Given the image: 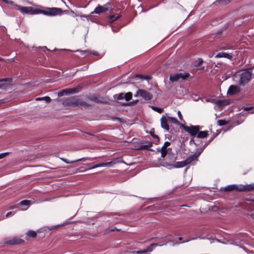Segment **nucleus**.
<instances>
[{
  "label": "nucleus",
  "mask_w": 254,
  "mask_h": 254,
  "mask_svg": "<svg viewBox=\"0 0 254 254\" xmlns=\"http://www.w3.org/2000/svg\"><path fill=\"white\" fill-rule=\"evenodd\" d=\"M60 159L62 160H63V161H64V162H65L66 163H67V164L73 163L76 162H78V161H85L86 160H91L89 158H82L81 159H78V160H77L76 161H68L65 159L63 158H61Z\"/></svg>",
  "instance_id": "19"
},
{
  "label": "nucleus",
  "mask_w": 254,
  "mask_h": 254,
  "mask_svg": "<svg viewBox=\"0 0 254 254\" xmlns=\"http://www.w3.org/2000/svg\"><path fill=\"white\" fill-rule=\"evenodd\" d=\"M23 243V240L16 237L12 238H8L4 240V243L7 244L16 245L20 244Z\"/></svg>",
  "instance_id": "9"
},
{
  "label": "nucleus",
  "mask_w": 254,
  "mask_h": 254,
  "mask_svg": "<svg viewBox=\"0 0 254 254\" xmlns=\"http://www.w3.org/2000/svg\"><path fill=\"white\" fill-rule=\"evenodd\" d=\"M234 190L237 191H251L254 190V184L241 187H238L236 185H232L227 186L224 189V190L226 191H230Z\"/></svg>",
  "instance_id": "3"
},
{
  "label": "nucleus",
  "mask_w": 254,
  "mask_h": 254,
  "mask_svg": "<svg viewBox=\"0 0 254 254\" xmlns=\"http://www.w3.org/2000/svg\"><path fill=\"white\" fill-rule=\"evenodd\" d=\"M133 253L134 254H143L146 253V251L145 250H144L142 251H135V252H133Z\"/></svg>",
  "instance_id": "36"
},
{
  "label": "nucleus",
  "mask_w": 254,
  "mask_h": 254,
  "mask_svg": "<svg viewBox=\"0 0 254 254\" xmlns=\"http://www.w3.org/2000/svg\"><path fill=\"white\" fill-rule=\"evenodd\" d=\"M216 104H218V105H219L220 106H223V105H225L226 104L225 102L224 101H222V100H218V101H217Z\"/></svg>",
  "instance_id": "35"
},
{
  "label": "nucleus",
  "mask_w": 254,
  "mask_h": 254,
  "mask_svg": "<svg viewBox=\"0 0 254 254\" xmlns=\"http://www.w3.org/2000/svg\"><path fill=\"white\" fill-rule=\"evenodd\" d=\"M208 135V131H200L197 134V137L200 138H205Z\"/></svg>",
  "instance_id": "20"
},
{
  "label": "nucleus",
  "mask_w": 254,
  "mask_h": 254,
  "mask_svg": "<svg viewBox=\"0 0 254 254\" xmlns=\"http://www.w3.org/2000/svg\"><path fill=\"white\" fill-rule=\"evenodd\" d=\"M152 146V143L151 142H148L145 145H141L139 146L138 149H146L150 151H153L152 149H149V147Z\"/></svg>",
  "instance_id": "18"
},
{
  "label": "nucleus",
  "mask_w": 254,
  "mask_h": 254,
  "mask_svg": "<svg viewBox=\"0 0 254 254\" xmlns=\"http://www.w3.org/2000/svg\"><path fill=\"white\" fill-rule=\"evenodd\" d=\"M116 96H117V99L118 100H122V99H125V95H124V93H120L119 94H117L116 95Z\"/></svg>",
  "instance_id": "33"
},
{
  "label": "nucleus",
  "mask_w": 254,
  "mask_h": 254,
  "mask_svg": "<svg viewBox=\"0 0 254 254\" xmlns=\"http://www.w3.org/2000/svg\"><path fill=\"white\" fill-rule=\"evenodd\" d=\"M182 238H179V240H182Z\"/></svg>",
  "instance_id": "52"
},
{
  "label": "nucleus",
  "mask_w": 254,
  "mask_h": 254,
  "mask_svg": "<svg viewBox=\"0 0 254 254\" xmlns=\"http://www.w3.org/2000/svg\"><path fill=\"white\" fill-rule=\"evenodd\" d=\"M177 114H178V117H179V119L181 120H183V116L182 115V114H181V112L180 111H178Z\"/></svg>",
  "instance_id": "39"
},
{
  "label": "nucleus",
  "mask_w": 254,
  "mask_h": 254,
  "mask_svg": "<svg viewBox=\"0 0 254 254\" xmlns=\"http://www.w3.org/2000/svg\"><path fill=\"white\" fill-rule=\"evenodd\" d=\"M189 75L188 73H180L172 74L170 76V80L171 82H176L181 78L184 80L188 78Z\"/></svg>",
  "instance_id": "5"
},
{
  "label": "nucleus",
  "mask_w": 254,
  "mask_h": 254,
  "mask_svg": "<svg viewBox=\"0 0 254 254\" xmlns=\"http://www.w3.org/2000/svg\"><path fill=\"white\" fill-rule=\"evenodd\" d=\"M252 201L253 202H254V199H252Z\"/></svg>",
  "instance_id": "50"
},
{
  "label": "nucleus",
  "mask_w": 254,
  "mask_h": 254,
  "mask_svg": "<svg viewBox=\"0 0 254 254\" xmlns=\"http://www.w3.org/2000/svg\"><path fill=\"white\" fill-rule=\"evenodd\" d=\"M89 53L91 54H92L93 55H95V56L98 55V53L96 51H93L92 52H89Z\"/></svg>",
  "instance_id": "42"
},
{
  "label": "nucleus",
  "mask_w": 254,
  "mask_h": 254,
  "mask_svg": "<svg viewBox=\"0 0 254 254\" xmlns=\"http://www.w3.org/2000/svg\"><path fill=\"white\" fill-rule=\"evenodd\" d=\"M116 162L115 161L106 162L105 163L106 167H112L113 165L115 164Z\"/></svg>",
  "instance_id": "32"
},
{
  "label": "nucleus",
  "mask_w": 254,
  "mask_h": 254,
  "mask_svg": "<svg viewBox=\"0 0 254 254\" xmlns=\"http://www.w3.org/2000/svg\"><path fill=\"white\" fill-rule=\"evenodd\" d=\"M200 152L198 153L197 154L195 153L193 155H191L190 156H189L186 160L185 162L186 163L187 165L190 164L193 161L197 160V158L200 155Z\"/></svg>",
  "instance_id": "14"
},
{
  "label": "nucleus",
  "mask_w": 254,
  "mask_h": 254,
  "mask_svg": "<svg viewBox=\"0 0 254 254\" xmlns=\"http://www.w3.org/2000/svg\"><path fill=\"white\" fill-rule=\"evenodd\" d=\"M232 0H219V2L221 4H227L229 3Z\"/></svg>",
  "instance_id": "34"
},
{
  "label": "nucleus",
  "mask_w": 254,
  "mask_h": 254,
  "mask_svg": "<svg viewBox=\"0 0 254 254\" xmlns=\"http://www.w3.org/2000/svg\"><path fill=\"white\" fill-rule=\"evenodd\" d=\"M151 134L154 138H157L158 139V140H159V137H158V135L154 134V133H152L151 132Z\"/></svg>",
  "instance_id": "40"
},
{
  "label": "nucleus",
  "mask_w": 254,
  "mask_h": 254,
  "mask_svg": "<svg viewBox=\"0 0 254 254\" xmlns=\"http://www.w3.org/2000/svg\"><path fill=\"white\" fill-rule=\"evenodd\" d=\"M157 246H158L157 243H153L148 247L145 250L146 251V253L151 252Z\"/></svg>",
  "instance_id": "21"
},
{
  "label": "nucleus",
  "mask_w": 254,
  "mask_h": 254,
  "mask_svg": "<svg viewBox=\"0 0 254 254\" xmlns=\"http://www.w3.org/2000/svg\"><path fill=\"white\" fill-rule=\"evenodd\" d=\"M30 201L28 200H24L20 202L19 205H30Z\"/></svg>",
  "instance_id": "30"
},
{
  "label": "nucleus",
  "mask_w": 254,
  "mask_h": 254,
  "mask_svg": "<svg viewBox=\"0 0 254 254\" xmlns=\"http://www.w3.org/2000/svg\"><path fill=\"white\" fill-rule=\"evenodd\" d=\"M76 92L77 90L76 88H66L59 91L58 93V95L59 97H61L64 95L75 93Z\"/></svg>",
  "instance_id": "10"
},
{
  "label": "nucleus",
  "mask_w": 254,
  "mask_h": 254,
  "mask_svg": "<svg viewBox=\"0 0 254 254\" xmlns=\"http://www.w3.org/2000/svg\"><path fill=\"white\" fill-rule=\"evenodd\" d=\"M251 109H252V107H246V108H245V109H244V110H245V111H249V110H250Z\"/></svg>",
  "instance_id": "46"
},
{
  "label": "nucleus",
  "mask_w": 254,
  "mask_h": 254,
  "mask_svg": "<svg viewBox=\"0 0 254 254\" xmlns=\"http://www.w3.org/2000/svg\"><path fill=\"white\" fill-rule=\"evenodd\" d=\"M76 52H80L81 55H84V54L85 53H89V51H86V50H85V51L77 50Z\"/></svg>",
  "instance_id": "38"
},
{
  "label": "nucleus",
  "mask_w": 254,
  "mask_h": 254,
  "mask_svg": "<svg viewBox=\"0 0 254 254\" xmlns=\"http://www.w3.org/2000/svg\"><path fill=\"white\" fill-rule=\"evenodd\" d=\"M108 10H109L108 7H105V6L98 5L95 8L93 12H92L91 13L92 14H93V13L100 14L102 12L107 11Z\"/></svg>",
  "instance_id": "15"
},
{
  "label": "nucleus",
  "mask_w": 254,
  "mask_h": 254,
  "mask_svg": "<svg viewBox=\"0 0 254 254\" xmlns=\"http://www.w3.org/2000/svg\"><path fill=\"white\" fill-rule=\"evenodd\" d=\"M115 230H118V229H117L116 227L114 228V229H111L110 230H109V231H113Z\"/></svg>",
  "instance_id": "48"
},
{
  "label": "nucleus",
  "mask_w": 254,
  "mask_h": 254,
  "mask_svg": "<svg viewBox=\"0 0 254 254\" xmlns=\"http://www.w3.org/2000/svg\"><path fill=\"white\" fill-rule=\"evenodd\" d=\"M167 118L168 119V120L171 121L172 123L174 124L179 125L180 123L176 118L171 117H168Z\"/></svg>",
  "instance_id": "25"
},
{
  "label": "nucleus",
  "mask_w": 254,
  "mask_h": 254,
  "mask_svg": "<svg viewBox=\"0 0 254 254\" xmlns=\"http://www.w3.org/2000/svg\"><path fill=\"white\" fill-rule=\"evenodd\" d=\"M109 17L110 19V21L111 22H113L115 20L119 19L120 17V15H119L118 14L117 15H110Z\"/></svg>",
  "instance_id": "24"
},
{
  "label": "nucleus",
  "mask_w": 254,
  "mask_h": 254,
  "mask_svg": "<svg viewBox=\"0 0 254 254\" xmlns=\"http://www.w3.org/2000/svg\"><path fill=\"white\" fill-rule=\"evenodd\" d=\"M78 98L75 97H71L65 99L63 102L64 106H78Z\"/></svg>",
  "instance_id": "6"
},
{
  "label": "nucleus",
  "mask_w": 254,
  "mask_h": 254,
  "mask_svg": "<svg viewBox=\"0 0 254 254\" xmlns=\"http://www.w3.org/2000/svg\"><path fill=\"white\" fill-rule=\"evenodd\" d=\"M252 73L251 71L247 70L240 74V77L239 84L241 86H245L251 80Z\"/></svg>",
  "instance_id": "4"
},
{
  "label": "nucleus",
  "mask_w": 254,
  "mask_h": 254,
  "mask_svg": "<svg viewBox=\"0 0 254 254\" xmlns=\"http://www.w3.org/2000/svg\"><path fill=\"white\" fill-rule=\"evenodd\" d=\"M2 60V58L0 57V61Z\"/></svg>",
  "instance_id": "51"
},
{
  "label": "nucleus",
  "mask_w": 254,
  "mask_h": 254,
  "mask_svg": "<svg viewBox=\"0 0 254 254\" xmlns=\"http://www.w3.org/2000/svg\"><path fill=\"white\" fill-rule=\"evenodd\" d=\"M170 145V142H169V141H166L164 145L162 146V147L159 149V148H157V151H160L161 152V157L163 158H164L166 155H167V147L169 146V145Z\"/></svg>",
  "instance_id": "11"
},
{
  "label": "nucleus",
  "mask_w": 254,
  "mask_h": 254,
  "mask_svg": "<svg viewBox=\"0 0 254 254\" xmlns=\"http://www.w3.org/2000/svg\"><path fill=\"white\" fill-rule=\"evenodd\" d=\"M2 86V85L1 84H0V88H1Z\"/></svg>",
  "instance_id": "53"
},
{
  "label": "nucleus",
  "mask_w": 254,
  "mask_h": 254,
  "mask_svg": "<svg viewBox=\"0 0 254 254\" xmlns=\"http://www.w3.org/2000/svg\"><path fill=\"white\" fill-rule=\"evenodd\" d=\"M141 96L146 100H149L152 98L151 94L148 91L143 89H139L137 91L135 96Z\"/></svg>",
  "instance_id": "8"
},
{
  "label": "nucleus",
  "mask_w": 254,
  "mask_h": 254,
  "mask_svg": "<svg viewBox=\"0 0 254 254\" xmlns=\"http://www.w3.org/2000/svg\"><path fill=\"white\" fill-rule=\"evenodd\" d=\"M78 106H81L84 107H88L89 106V105L86 102L84 101H81L80 99H78Z\"/></svg>",
  "instance_id": "26"
},
{
  "label": "nucleus",
  "mask_w": 254,
  "mask_h": 254,
  "mask_svg": "<svg viewBox=\"0 0 254 254\" xmlns=\"http://www.w3.org/2000/svg\"><path fill=\"white\" fill-rule=\"evenodd\" d=\"M8 154L9 152H5L0 154V159L5 157Z\"/></svg>",
  "instance_id": "37"
},
{
  "label": "nucleus",
  "mask_w": 254,
  "mask_h": 254,
  "mask_svg": "<svg viewBox=\"0 0 254 254\" xmlns=\"http://www.w3.org/2000/svg\"><path fill=\"white\" fill-rule=\"evenodd\" d=\"M175 161L174 158H169L168 157H166L165 159H159L158 163L156 164L157 167L163 166L164 167L168 168L171 169L172 168H182L187 166L185 160L177 162L174 164H173Z\"/></svg>",
  "instance_id": "2"
},
{
  "label": "nucleus",
  "mask_w": 254,
  "mask_h": 254,
  "mask_svg": "<svg viewBox=\"0 0 254 254\" xmlns=\"http://www.w3.org/2000/svg\"><path fill=\"white\" fill-rule=\"evenodd\" d=\"M63 10L58 7H45L38 6L36 7H32L31 15L43 14L48 16H54L62 15Z\"/></svg>",
  "instance_id": "1"
},
{
  "label": "nucleus",
  "mask_w": 254,
  "mask_h": 254,
  "mask_svg": "<svg viewBox=\"0 0 254 254\" xmlns=\"http://www.w3.org/2000/svg\"><path fill=\"white\" fill-rule=\"evenodd\" d=\"M202 63H203L202 59H198V63L197 66L200 65V64H202Z\"/></svg>",
  "instance_id": "41"
},
{
  "label": "nucleus",
  "mask_w": 254,
  "mask_h": 254,
  "mask_svg": "<svg viewBox=\"0 0 254 254\" xmlns=\"http://www.w3.org/2000/svg\"><path fill=\"white\" fill-rule=\"evenodd\" d=\"M125 99L127 101H129L132 98V93L131 92H127V93H124Z\"/></svg>",
  "instance_id": "27"
},
{
  "label": "nucleus",
  "mask_w": 254,
  "mask_h": 254,
  "mask_svg": "<svg viewBox=\"0 0 254 254\" xmlns=\"http://www.w3.org/2000/svg\"><path fill=\"white\" fill-rule=\"evenodd\" d=\"M227 124V121L223 120H219L217 121V124L220 126L225 125Z\"/></svg>",
  "instance_id": "31"
},
{
  "label": "nucleus",
  "mask_w": 254,
  "mask_h": 254,
  "mask_svg": "<svg viewBox=\"0 0 254 254\" xmlns=\"http://www.w3.org/2000/svg\"><path fill=\"white\" fill-rule=\"evenodd\" d=\"M151 108L153 110L159 113H162L163 112V108H159L155 106H152Z\"/></svg>",
  "instance_id": "29"
},
{
  "label": "nucleus",
  "mask_w": 254,
  "mask_h": 254,
  "mask_svg": "<svg viewBox=\"0 0 254 254\" xmlns=\"http://www.w3.org/2000/svg\"><path fill=\"white\" fill-rule=\"evenodd\" d=\"M160 121L161 127L168 131L169 130L170 127L167 123L168 121L167 118L164 116H163L161 118Z\"/></svg>",
  "instance_id": "13"
},
{
  "label": "nucleus",
  "mask_w": 254,
  "mask_h": 254,
  "mask_svg": "<svg viewBox=\"0 0 254 254\" xmlns=\"http://www.w3.org/2000/svg\"><path fill=\"white\" fill-rule=\"evenodd\" d=\"M19 205V204H16V205H13V206H11V207H10V208H11V209L16 208L18 207Z\"/></svg>",
  "instance_id": "44"
},
{
  "label": "nucleus",
  "mask_w": 254,
  "mask_h": 254,
  "mask_svg": "<svg viewBox=\"0 0 254 254\" xmlns=\"http://www.w3.org/2000/svg\"><path fill=\"white\" fill-rule=\"evenodd\" d=\"M12 213V212L9 211L7 212L5 215L6 217H8L9 216H10Z\"/></svg>",
  "instance_id": "43"
},
{
  "label": "nucleus",
  "mask_w": 254,
  "mask_h": 254,
  "mask_svg": "<svg viewBox=\"0 0 254 254\" xmlns=\"http://www.w3.org/2000/svg\"><path fill=\"white\" fill-rule=\"evenodd\" d=\"M144 79H149L150 78L148 77V76H147L145 78H144Z\"/></svg>",
  "instance_id": "49"
},
{
  "label": "nucleus",
  "mask_w": 254,
  "mask_h": 254,
  "mask_svg": "<svg viewBox=\"0 0 254 254\" xmlns=\"http://www.w3.org/2000/svg\"><path fill=\"white\" fill-rule=\"evenodd\" d=\"M27 237L35 238L37 236V232L32 230H29L27 232Z\"/></svg>",
  "instance_id": "23"
},
{
  "label": "nucleus",
  "mask_w": 254,
  "mask_h": 254,
  "mask_svg": "<svg viewBox=\"0 0 254 254\" xmlns=\"http://www.w3.org/2000/svg\"><path fill=\"white\" fill-rule=\"evenodd\" d=\"M184 129L188 132H189L191 136H195L197 135L198 131L200 129V127L199 126H184Z\"/></svg>",
  "instance_id": "7"
},
{
  "label": "nucleus",
  "mask_w": 254,
  "mask_h": 254,
  "mask_svg": "<svg viewBox=\"0 0 254 254\" xmlns=\"http://www.w3.org/2000/svg\"><path fill=\"white\" fill-rule=\"evenodd\" d=\"M250 216L254 219V213H252L251 215H250Z\"/></svg>",
  "instance_id": "47"
},
{
  "label": "nucleus",
  "mask_w": 254,
  "mask_h": 254,
  "mask_svg": "<svg viewBox=\"0 0 254 254\" xmlns=\"http://www.w3.org/2000/svg\"><path fill=\"white\" fill-rule=\"evenodd\" d=\"M215 58H225L228 59H231L232 58V55L231 54H228L225 52H220L217 54Z\"/></svg>",
  "instance_id": "16"
},
{
  "label": "nucleus",
  "mask_w": 254,
  "mask_h": 254,
  "mask_svg": "<svg viewBox=\"0 0 254 254\" xmlns=\"http://www.w3.org/2000/svg\"><path fill=\"white\" fill-rule=\"evenodd\" d=\"M18 10L22 13L31 14L32 7L30 6H21Z\"/></svg>",
  "instance_id": "17"
},
{
  "label": "nucleus",
  "mask_w": 254,
  "mask_h": 254,
  "mask_svg": "<svg viewBox=\"0 0 254 254\" xmlns=\"http://www.w3.org/2000/svg\"><path fill=\"white\" fill-rule=\"evenodd\" d=\"M36 101L45 100L47 103H49L51 102V99L49 96H45L43 97H38L36 98Z\"/></svg>",
  "instance_id": "22"
},
{
  "label": "nucleus",
  "mask_w": 254,
  "mask_h": 254,
  "mask_svg": "<svg viewBox=\"0 0 254 254\" xmlns=\"http://www.w3.org/2000/svg\"><path fill=\"white\" fill-rule=\"evenodd\" d=\"M106 167L105 163H101L96 165H94L92 167H89L88 169H92L96 168L97 167Z\"/></svg>",
  "instance_id": "28"
},
{
  "label": "nucleus",
  "mask_w": 254,
  "mask_h": 254,
  "mask_svg": "<svg viewBox=\"0 0 254 254\" xmlns=\"http://www.w3.org/2000/svg\"><path fill=\"white\" fill-rule=\"evenodd\" d=\"M9 80V79L8 78H2V79H0V81H8Z\"/></svg>",
  "instance_id": "45"
},
{
  "label": "nucleus",
  "mask_w": 254,
  "mask_h": 254,
  "mask_svg": "<svg viewBox=\"0 0 254 254\" xmlns=\"http://www.w3.org/2000/svg\"><path fill=\"white\" fill-rule=\"evenodd\" d=\"M240 92V88L237 85H231L227 91V94L229 95H233Z\"/></svg>",
  "instance_id": "12"
}]
</instances>
